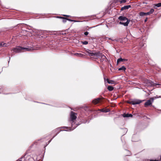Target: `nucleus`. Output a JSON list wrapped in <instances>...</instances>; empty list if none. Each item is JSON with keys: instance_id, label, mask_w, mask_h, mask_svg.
<instances>
[{"instance_id": "1", "label": "nucleus", "mask_w": 161, "mask_h": 161, "mask_svg": "<svg viewBox=\"0 0 161 161\" xmlns=\"http://www.w3.org/2000/svg\"><path fill=\"white\" fill-rule=\"evenodd\" d=\"M33 50L32 48H23L20 47H17L13 49V51L16 53L23 52L25 51H31Z\"/></svg>"}, {"instance_id": "2", "label": "nucleus", "mask_w": 161, "mask_h": 161, "mask_svg": "<svg viewBox=\"0 0 161 161\" xmlns=\"http://www.w3.org/2000/svg\"><path fill=\"white\" fill-rule=\"evenodd\" d=\"M142 101L141 100L138 99H135L133 100L128 101H127V103L133 105H135L139 104L142 103Z\"/></svg>"}, {"instance_id": "3", "label": "nucleus", "mask_w": 161, "mask_h": 161, "mask_svg": "<svg viewBox=\"0 0 161 161\" xmlns=\"http://www.w3.org/2000/svg\"><path fill=\"white\" fill-rule=\"evenodd\" d=\"M154 9H151L150 11L147 13H144L143 12H141L139 14L141 16H143L145 15H147L152 14L154 12Z\"/></svg>"}, {"instance_id": "4", "label": "nucleus", "mask_w": 161, "mask_h": 161, "mask_svg": "<svg viewBox=\"0 0 161 161\" xmlns=\"http://www.w3.org/2000/svg\"><path fill=\"white\" fill-rule=\"evenodd\" d=\"M154 98L153 97L151 98L150 99L148 100L145 103V106L147 107V106L152 104L153 102Z\"/></svg>"}, {"instance_id": "5", "label": "nucleus", "mask_w": 161, "mask_h": 161, "mask_svg": "<svg viewBox=\"0 0 161 161\" xmlns=\"http://www.w3.org/2000/svg\"><path fill=\"white\" fill-rule=\"evenodd\" d=\"M76 114L74 112H72L70 114V118L71 120L75 119H76Z\"/></svg>"}, {"instance_id": "6", "label": "nucleus", "mask_w": 161, "mask_h": 161, "mask_svg": "<svg viewBox=\"0 0 161 161\" xmlns=\"http://www.w3.org/2000/svg\"><path fill=\"white\" fill-rule=\"evenodd\" d=\"M130 21V20H127L125 22H124L123 21H120L119 22V24L121 25H123L125 26H128L129 22Z\"/></svg>"}, {"instance_id": "7", "label": "nucleus", "mask_w": 161, "mask_h": 161, "mask_svg": "<svg viewBox=\"0 0 161 161\" xmlns=\"http://www.w3.org/2000/svg\"><path fill=\"white\" fill-rule=\"evenodd\" d=\"M118 19L121 21H126L127 20H129L125 17L122 16H120Z\"/></svg>"}, {"instance_id": "8", "label": "nucleus", "mask_w": 161, "mask_h": 161, "mask_svg": "<svg viewBox=\"0 0 161 161\" xmlns=\"http://www.w3.org/2000/svg\"><path fill=\"white\" fill-rule=\"evenodd\" d=\"M10 45L9 43H5L3 42H0V47H6Z\"/></svg>"}, {"instance_id": "9", "label": "nucleus", "mask_w": 161, "mask_h": 161, "mask_svg": "<svg viewBox=\"0 0 161 161\" xmlns=\"http://www.w3.org/2000/svg\"><path fill=\"white\" fill-rule=\"evenodd\" d=\"M106 81L109 84L115 85L116 84V82L113 80H109L108 79H106Z\"/></svg>"}, {"instance_id": "10", "label": "nucleus", "mask_w": 161, "mask_h": 161, "mask_svg": "<svg viewBox=\"0 0 161 161\" xmlns=\"http://www.w3.org/2000/svg\"><path fill=\"white\" fill-rule=\"evenodd\" d=\"M101 99L100 98H98L96 99H95L93 100L92 102L93 103L95 104H96L97 103H99L100 102V100Z\"/></svg>"}, {"instance_id": "11", "label": "nucleus", "mask_w": 161, "mask_h": 161, "mask_svg": "<svg viewBox=\"0 0 161 161\" xmlns=\"http://www.w3.org/2000/svg\"><path fill=\"white\" fill-rule=\"evenodd\" d=\"M24 158H25V161H30L32 159L30 156L27 155H25Z\"/></svg>"}, {"instance_id": "12", "label": "nucleus", "mask_w": 161, "mask_h": 161, "mask_svg": "<svg viewBox=\"0 0 161 161\" xmlns=\"http://www.w3.org/2000/svg\"><path fill=\"white\" fill-rule=\"evenodd\" d=\"M130 7V5H127V6H124V7H122L121 8V10H125V9H128Z\"/></svg>"}, {"instance_id": "13", "label": "nucleus", "mask_w": 161, "mask_h": 161, "mask_svg": "<svg viewBox=\"0 0 161 161\" xmlns=\"http://www.w3.org/2000/svg\"><path fill=\"white\" fill-rule=\"evenodd\" d=\"M155 7H161V3H158L157 4H154V7L155 8H156Z\"/></svg>"}, {"instance_id": "14", "label": "nucleus", "mask_w": 161, "mask_h": 161, "mask_svg": "<svg viewBox=\"0 0 161 161\" xmlns=\"http://www.w3.org/2000/svg\"><path fill=\"white\" fill-rule=\"evenodd\" d=\"M123 116L124 117H132V115L131 114H124Z\"/></svg>"}, {"instance_id": "15", "label": "nucleus", "mask_w": 161, "mask_h": 161, "mask_svg": "<svg viewBox=\"0 0 161 161\" xmlns=\"http://www.w3.org/2000/svg\"><path fill=\"white\" fill-rule=\"evenodd\" d=\"M107 89L109 91H111L114 90V88L112 86H108Z\"/></svg>"}, {"instance_id": "16", "label": "nucleus", "mask_w": 161, "mask_h": 161, "mask_svg": "<svg viewBox=\"0 0 161 161\" xmlns=\"http://www.w3.org/2000/svg\"><path fill=\"white\" fill-rule=\"evenodd\" d=\"M125 59H122V58H119L117 60V64H119L120 62L123 61L124 60H125Z\"/></svg>"}, {"instance_id": "17", "label": "nucleus", "mask_w": 161, "mask_h": 161, "mask_svg": "<svg viewBox=\"0 0 161 161\" xmlns=\"http://www.w3.org/2000/svg\"><path fill=\"white\" fill-rule=\"evenodd\" d=\"M100 110L102 112H104L105 113L109 111V110L108 109H100Z\"/></svg>"}, {"instance_id": "18", "label": "nucleus", "mask_w": 161, "mask_h": 161, "mask_svg": "<svg viewBox=\"0 0 161 161\" xmlns=\"http://www.w3.org/2000/svg\"><path fill=\"white\" fill-rule=\"evenodd\" d=\"M152 85V83L150 80H147V85L148 86H151Z\"/></svg>"}, {"instance_id": "19", "label": "nucleus", "mask_w": 161, "mask_h": 161, "mask_svg": "<svg viewBox=\"0 0 161 161\" xmlns=\"http://www.w3.org/2000/svg\"><path fill=\"white\" fill-rule=\"evenodd\" d=\"M126 68L124 66H123L121 68L119 69V70H125Z\"/></svg>"}, {"instance_id": "20", "label": "nucleus", "mask_w": 161, "mask_h": 161, "mask_svg": "<svg viewBox=\"0 0 161 161\" xmlns=\"http://www.w3.org/2000/svg\"><path fill=\"white\" fill-rule=\"evenodd\" d=\"M82 43L84 45H86L88 44V42L86 41H85L84 42H82Z\"/></svg>"}, {"instance_id": "21", "label": "nucleus", "mask_w": 161, "mask_h": 161, "mask_svg": "<svg viewBox=\"0 0 161 161\" xmlns=\"http://www.w3.org/2000/svg\"><path fill=\"white\" fill-rule=\"evenodd\" d=\"M61 18H62L61 17ZM62 18L64 19H63V22L64 23L66 22V21H67V19H65V18Z\"/></svg>"}, {"instance_id": "22", "label": "nucleus", "mask_w": 161, "mask_h": 161, "mask_svg": "<svg viewBox=\"0 0 161 161\" xmlns=\"http://www.w3.org/2000/svg\"><path fill=\"white\" fill-rule=\"evenodd\" d=\"M84 55L81 53H79V55H78V56L79 57H82Z\"/></svg>"}, {"instance_id": "23", "label": "nucleus", "mask_w": 161, "mask_h": 161, "mask_svg": "<svg viewBox=\"0 0 161 161\" xmlns=\"http://www.w3.org/2000/svg\"><path fill=\"white\" fill-rule=\"evenodd\" d=\"M89 54L91 56H93L95 55V54L93 53H90Z\"/></svg>"}, {"instance_id": "24", "label": "nucleus", "mask_w": 161, "mask_h": 161, "mask_svg": "<svg viewBox=\"0 0 161 161\" xmlns=\"http://www.w3.org/2000/svg\"><path fill=\"white\" fill-rule=\"evenodd\" d=\"M88 33H89L88 32L86 31L84 33V34L86 36L88 35Z\"/></svg>"}, {"instance_id": "25", "label": "nucleus", "mask_w": 161, "mask_h": 161, "mask_svg": "<svg viewBox=\"0 0 161 161\" xmlns=\"http://www.w3.org/2000/svg\"><path fill=\"white\" fill-rule=\"evenodd\" d=\"M23 159V158H19V159L17 161H22V159Z\"/></svg>"}, {"instance_id": "26", "label": "nucleus", "mask_w": 161, "mask_h": 161, "mask_svg": "<svg viewBox=\"0 0 161 161\" xmlns=\"http://www.w3.org/2000/svg\"><path fill=\"white\" fill-rule=\"evenodd\" d=\"M74 55L77 56H78L79 55V53H76L74 54Z\"/></svg>"}, {"instance_id": "27", "label": "nucleus", "mask_w": 161, "mask_h": 161, "mask_svg": "<svg viewBox=\"0 0 161 161\" xmlns=\"http://www.w3.org/2000/svg\"><path fill=\"white\" fill-rule=\"evenodd\" d=\"M150 161H159V160H150Z\"/></svg>"}, {"instance_id": "28", "label": "nucleus", "mask_w": 161, "mask_h": 161, "mask_svg": "<svg viewBox=\"0 0 161 161\" xmlns=\"http://www.w3.org/2000/svg\"><path fill=\"white\" fill-rule=\"evenodd\" d=\"M67 20H69V21H73V20H72L69 19H67Z\"/></svg>"}, {"instance_id": "29", "label": "nucleus", "mask_w": 161, "mask_h": 161, "mask_svg": "<svg viewBox=\"0 0 161 161\" xmlns=\"http://www.w3.org/2000/svg\"><path fill=\"white\" fill-rule=\"evenodd\" d=\"M64 15V16H66L67 17H69V16L68 15Z\"/></svg>"}, {"instance_id": "30", "label": "nucleus", "mask_w": 161, "mask_h": 161, "mask_svg": "<svg viewBox=\"0 0 161 161\" xmlns=\"http://www.w3.org/2000/svg\"><path fill=\"white\" fill-rule=\"evenodd\" d=\"M147 18L146 19H145L144 20L145 22H146L147 21Z\"/></svg>"}, {"instance_id": "31", "label": "nucleus", "mask_w": 161, "mask_h": 161, "mask_svg": "<svg viewBox=\"0 0 161 161\" xmlns=\"http://www.w3.org/2000/svg\"><path fill=\"white\" fill-rule=\"evenodd\" d=\"M75 127H74L73 129H71V130H73L74 129H75Z\"/></svg>"}, {"instance_id": "32", "label": "nucleus", "mask_w": 161, "mask_h": 161, "mask_svg": "<svg viewBox=\"0 0 161 161\" xmlns=\"http://www.w3.org/2000/svg\"><path fill=\"white\" fill-rule=\"evenodd\" d=\"M124 22H125L126 21H123Z\"/></svg>"}]
</instances>
